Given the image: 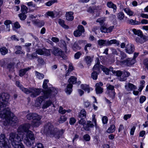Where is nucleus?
I'll list each match as a JSON object with an SVG mask.
<instances>
[{
	"label": "nucleus",
	"mask_w": 148,
	"mask_h": 148,
	"mask_svg": "<svg viewBox=\"0 0 148 148\" xmlns=\"http://www.w3.org/2000/svg\"><path fill=\"white\" fill-rule=\"evenodd\" d=\"M0 117L4 120V124L5 125L10 124L13 125L18 121L16 117L13 115V114L10 111V109L8 108H5L3 111L0 113Z\"/></svg>",
	"instance_id": "1"
},
{
	"label": "nucleus",
	"mask_w": 148,
	"mask_h": 148,
	"mask_svg": "<svg viewBox=\"0 0 148 148\" xmlns=\"http://www.w3.org/2000/svg\"><path fill=\"white\" fill-rule=\"evenodd\" d=\"M62 129L59 131L57 128H55L51 123H46L44 127V132L46 135H49L51 137H54L58 138L60 135H62L64 132Z\"/></svg>",
	"instance_id": "2"
},
{
	"label": "nucleus",
	"mask_w": 148,
	"mask_h": 148,
	"mask_svg": "<svg viewBox=\"0 0 148 148\" xmlns=\"http://www.w3.org/2000/svg\"><path fill=\"white\" fill-rule=\"evenodd\" d=\"M22 135H19L14 133H11L9 134V140L14 148H25L21 142L23 140Z\"/></svg>",
	"instance_id": "3"
},
{
	"label": "nucleus",
	"mask_w": 148,
	"mask_h": 148,
	"mask_svg": "<svg viewBox=\"0 0 148 148\" xmlns=\"http://www.w3.org/2000/svg\"><path fill=\"white\" fill-rule=\"evenodd\" d=\"M57 93V91L53 87H50L48 88L47 89L44 91V97L40 96L36 99L35 102V105L36 107L39 106L42 101L44 100V97L45 98H48L52 94L55 95Z\"/></svg>",
	"instance_id": "4"
},
{
	"label": "nucleus",
	"mask_w": 148,
	"mask_h": 148,
	"mask_svg": "<svg viewBox=\"0 0 148 148\" xmlns=\"http://www.w3.org/2000/svg\"><path fill=\"white\" fill-rule=\"evenodd\" d=\"M10 97L9 95L7 93L3 92L0 95V112L3 111L8 104Z\"/></svg>",
	"instance_id": "5"
},
{
	"label": "nucleus",
	"mask_w": 148,
	"mask_h": 148,
	"mask_svg": "<svg viewBox=\"0 0 148 148\" xmlns=\"http://www.w3.org/2000/svg\"><path fill=\"white\" fill-rule=\"evenodd\" d=\"M20 87L21 90L25 93L28 94L31 93L30 96L32 97H35L39 95L42 91V89L40 88H33L27 89L24 87Z\"/></svg>",
	"instance_id": "6"
},
{
	"label": "nucleus",
	"mask_w": 148,
	"mask_h": 148,
	"mask_svg": "<svg viewBox=\"0 0 148 148\" xmlns=\"http://www.w3.org/2000/svg\"><path fill=\"white\" fill-rule=\"evenodd\" d=\"M35 137L34 134L31 131H28L26 137L24 138V143L28 147L32 145L35 142Z\"/></svg>",
	"instance_id": "7"
},
{
	"label": "nucleus",
	"mask_w": 148,
	"mask_h": 148,
	"mask_svg": "<svg viewBox=\"0 0 148 148\" xmlns=\"http://www.w3.org/2000/svg\"><path fill=\"white\" fill-rule=\"evenodd\" d=\"M51 53L55 56H59L63 59H66V57L64 54V52L58 47H53L51 49Z\"/></svg>",
	"instance_id": "8"
},
{
	"label": "nucleus",
	"mask_w": 148,
	"mask_h": 148,
	"mask_svg": "<svg viewBox=\"0 0 148 148\" xmlns=\"http://www.w3.org/2000/svg\"><path fill=\"white\" fill-rule=\"evenodd\" d=\"M0 147L2 148H9L8 140L5 138L4 134L0 135Z\"/></svg>",
	"instance_id": "9"
},
{
	"label": "nucleus",
	"mask_w": 148,
	"mask_h": 148,
	"mask_svg": "<svg viewBox=\"0 0 148 148\" xmlns=\"http://www.w3.org/2000/svg\"><path fill=\"white\" fill-rule=\"evenodd\" d=\"M41 118V116L36 113H34L33 120L32 121V125L34 127H38L40 124V120Z\"/></svg>",
	"instance_id": "10"
},
{
	"label": "nucleus",
	"mask_w": 148,
	"mask_h": 148,
	"mask_svg": "<svg viewBox=\"0 0 148 148\" xmlns=\"http://www.w3.org/2000/svg\"><path fill=\"white\" fill-rule=\"evenodd\" d=\"M31 127L29 123H26L20 126L18 129V132H26L27 133L28 131H29V129Z\"/></svg>",
	"instance_id": "11"
},
{
	"label": "nucleus",
	"mask_w": 148,
	"mask_h": 148,
	"mask_svg": "<svg viewBox=\"0 0 148 148\" xmlns=\"http://www.w3.org/2000/svg\"><path fill=\"white\" fill-rule=\"evenodd\" d=\"M125 51L127 53L129 54L132 53L134 51V45L131 44H128L125 47Z\"/></svg>",
	"instance_id": "12"
},
{
	"label": "nucleus",
	"mask_w": 148,
	"mask_h": 148,
	"mask_svg": "<svg viewBox=\"0 0 148 148\" xmlns=\"http://www.w3.org/2000/svg\"><path fill=\"white\" fill-rule=\"evenodd\" d=\"M107 88V92L111 96H114L115 93L114 90V87L113 86L110 84H108L106 85Z\"/></svg>",
	"instance_id": "13"
},
{
	"label": "nucleus",
	"mask_w": 148,
	"mask_h": 148,
	"mask_svg": "<svg viewBox=\"0 0 148 148\" xmlns=\"http://www.w3.org/2000/svg\"><path fill=\"white\" fill-rule=\"evenodd\" d=\"M113 73L115 74L117 76H119L122 75V74H123L127 78L130 75V73L129 72L126 71L123 72L120 71H113Z\"/></svg>",
	"instance_id": "14"
},
{
	"label": "nucleus",
	"mask_w": 148,
	"mask_h": 148,
	"mask_svg": "<svg viewBox=\"0 0 148 148\" xmlns=\"http://www.w3.org/2000/svg\"><path fill=\"white\" fill-rule=\"evenodd\" d=\"M83 41L79 40L77 42H76L72 46V48L73 50L76 51L80 49L81 47L79 45V44L83 43Z\"/></svg>",
	"instance_id": "15"
},
{
	"label": "nucleus",
	"mask_w": 148,
	"mask_h": 148,
	"mask_svg": "<svg viewBox=\"0 0 148 148\" xmlns=\"http://www.w3.org/2000/svg\"><path fill=\"white\" fill-rule=\"evenodd\" d=\"M121 62L127 66H130L135 63V60L134 59H132L128 58L126 60L121 61Z\"/></svg>",
	"instance_id": "16"
},
{
	"label": "nucleus",
	"mask_w": 148,
	"mask_h": 148,
	"mask_svg": "<svg viewBox=\"0 0 148 148\" xmlns=\"http://www.w3.org/2000/svg\"><path fill=\"white\" fill-rule=\"evenodd\" d=\"M100 65V62L99 60H97L96 64H95L92 69L93 71L99 73L100 71L101 66Z\"/></svg>",
	"instance_id": "17"
},
{
	"label": "nucleus",
	"mask_w": 148,
	"mask_h": 148,
	"mask_svg": "<svg viewBox=\"0 0 148 148\" xmlns=\"http://www.w3.org/2000/svg\"><path fill=\"white\" fill-rule=\"evenodd\" d=\"M101 70L106 75L109 74V72L110 71H112L113 73V71H114L113 70V68L111 67H110V68L109 69L108 68L106 67L105 66H104L102 65H101Z\"/></svg>",
	"instance_id": "18"
},
{
	"label": "nucleus",
	"mask_w": 148,
	"mask_h": 148,
	"mask_svg": "<svg viewBox=\"0 0 148 148\" xmlns=\"http://www.w3.org/2000/svg\"><path fill=\"white\" fill-rule=\"evenodd\" d=\"M73 12H67L66 14V17L67 20L69 21H72L74 18L73 15Z\"/></svg>",
	"instance_id": "19"
},
{
	"label": "nucleus",
	"mask_w": 148,
	"mask_h": 148,
	"mask_svg": "<svg viewBox=\"0 0 148 148\" xmlns=\"http://www.w3.org/2000/svg\"><path fill=\"white\" fill-rule=\"evenodd\" d=\"M125 88L128 91L132 90L136 88V86L133 84L128 83L125 85Z\"/></svg>",
	"instance_id": "20"
},
{
	"label": "nucleus",
	"mask_w": 148,
	"mask_h": 148,
	"mask_svg": "<svg viewBox=\"0 0 148 148\" xmlns=\"http://www.w3.org/2000/svg\"><path fill=\"white\" fill-rule=\"evenodd\" d=\"M140 37H137L136 38V41L140 43H143L146 41L145 36H140Z\"/></svg>",
	"instance_id": "21"
},
{
	"label": "nucleus",
	"mask_w": 148,
	"mask_h": 148,
	"mask_svg": "<svg viewBox=\"0 0 148 148\" xmlns=\"http://www.w3.org/2000/svg\"><path fill=\"white\" fill-rule=\"evenodd\" d=\"M73 85L72 84H69L66 87V89H65V92L67 94L70 95L72 91V88Z\"/></svg>",
	"instance_id": "22"
},
{
	"label": "nucleus",
	"mask_w": 148,
	"mask_h": 148,
	"mask_svg": "<svg viewBox=\"0 0 148 148\" xmlns=\"http://www.w3.org/2000/svg\"><path fill=\"white\" fill-rule=\"evenodd\" d=\"M107 46H109L112 44H116L117 45H119V43L118 41L115 39L111 40H107Z\"/></svg>",
	"instance_id": "23"
},
{
	"label": "nucleus",
	"mask_w": 148,
	"mask_h": 148,
	"mask_svg": "<svg viewBox=\"0 0 148 148\" xmlns=\"http://www.w3.org/2000/svg\"><path fill=\"white\" fill-rule=\"evenodd\" d=\"M127 22L129 24L134 25H138L140 24V22L134 20L132 19L128 20Z\"/></svg>",
	"instance_id": "24"
},
{
	"label": "nucleus",
	"mask_w": 148,
	"mask_h": 148,
	"mask_svg": "<svg viewBox=\"0 0 148 148\" xmlns=\"http://www.w3.org/2000/svg\"><path fill=\"white\" fill-rule=\"evenodd\" d=\"M107 5L108 7L109 8L113 9L115 11H116L117 9L116 5L114 4L112 2L110 1L108 2Z\"/></svg>",
	"instance_id": "25"
},
{
	"label": "nucleus",
	"mask_w": 148,
	"mask_h": 148,
	"mask_svg": "<svg viewBox=\"0 0 148 148\" xmlns=\"http://www.w3.org/2000/svg\"><path fill=\"white\" fill-rule=\"evenodd\" d=\"M105 21V17H102L97 19L96 22L97 23H99L101 26H102L104 25Z\"/></svg>",
	"instance_id": "26"
},
{
	"label": "nucleus",
	"mask_w": 148,
	"mask_h": 148,
	"mask_svg": "<svg viewBox=\"0 0 148 148\" xmlns=\"http://www.w3.org/2000/svg\"><path fill=\"white\" fill-rule=\"evenodd\" d=\"M116 130L115 126L114 125H110V127L107 129V132L109 133H111L114 132Z\"/></svg>",
	"instance_id": "27"
},
{
	"label": "nucleus",
	"mask_w": 148,
	"mask_h": 148,
	"mask_svg": "<svg viewBox=\"0 0 148 148\" xmlns=\"http://www.w3.org/2000/svg\"><path fill=\"white\" fill-rule=\"evenodd\" d=\"M52 103V102L51 100L47 101L43 104L42 108L43 109L46 108L51 106Z\"/></svg>",
	"instance_id": "28"
},
{
	"label": "nucleus",
	"mask_w": 148,
	"mask_h": 148,
	"mask_svg": "<svg viewBox=\"0 0 148 148\" xmlns=\"http://www.w3.org/2000/svg\"><path fill=\"white\" fill-rule=\"evenodd\" d=\"M94 125L92 122L90 121H88L87 122V126L84 127V129L87 131L89 130V127H93Z\"/></svg>",
	"instance_id": "29"
},
{
	"label": "nucleus",
	"mask_w": 148,
	"mask_h": 148,
	"mask_svg": "<svg viewBox=\"0 0 148 148\" xmlns=\"http://www.w3.org/2000/svg\"><path fill=\"white\" fill-rule=\"evenodd\" d=\"M107 40L100 39L97 41L98 44L99 46H107Z\"/></svg>",
	"instance_id": "30"
},
{
	"label": "nucleus",
	"mask_w": 148,
	"mask_h": 148,
	"mask_svg": "<svg viewBox=\"0 0 148 148\" xmlns=\"http://www.w3.org/2000/svg\"><path fill=\"white\" fill-rule=\"evenodd\" d=\"M86 115V113L85 110L84 109H82L80 113L79 114L78 117L80 118H81L84 117L85 118Z\"/></svg>",
	"instance_id": "31"
},
{
	"label": "nucleus",
	"mask_w": 148,
	"mask_h": 148,
	"mask_svg": "<svg viewBox=\"0 0 148 148\" xmlns=\"http://www.w3.org/2000/svg\"><path fill=\"white\" fill-rule=\"evenodd\" d=\"M58 23L63 28L66 29H69V26L65 24L64 21L63 20L60 19H59Z\"/></svg>",
	"instance_id": "32"
},
{
	"label": "nucleus",
	"mask_w": 148,
	"mask_h": 148,
	"mask_svg": "<svg viewBox=\"0 0 148 148\" xmlns=\"http://www.w3.org/2000/svg\"><path fill=\"white\" fill-rule=\"evenodd\" d=\"M125 12L130 16H132L134 12L129 8H127L123 9Z\"/></svg>",
	"instance_id": "33"
},
{
	"label": "nucleus",
	"mask_w": 148,
	"mask_h": 148,
	"mask_svg": "<svg viewBox=\"0 0 148 148\" xmlns=\"http://www.w3.org/2000/svg\"><path fill=\"white\" fill-rule=\"evenodd\" d=\"M30 69L29 68H25L19 71V75L20 76H22L26 73V72L28 71Z\"/></svg>",
	"instance_id": "34"
},
{
	"label": "nucleus",
	"mask_w": 148,
	"mask_h": 148,
	"mask_svg": "<svg viewBox=\"0 0 148 148\" xmlns=\"http://www.w3.org/2000/svg\"><path fill=\"white\" fill-rule=\"evenodd\" d=\"M81 88L85 91H87L88 93H89L90 91V89L88 85L86 84H81Z\"/></svg>",
	"instance_id": "35"
},
{
	"label": "nucleus",
	"mask_w": 148,
	"mask_h": 148,
	"mask_svg": "<svg viewBox=\"0 0 148 148\" xmlns=\"http://www.w3.org/2000/svg\"><path fill=\"white\" fill-rule=\"evenodd\" d=\"M77 78L74 76H71L69 79L68 81L69 84H74L76 83Z\"/></svg>",
	"instance_id": "36"
},
{
	"label": "nucleus",
	"mask_w": 148,
	"mask_h": 148,
	"mask_svg": "<svg viewBox=\"0 0 148 148\" xmlns=\"http://www.w3.org/2000/svg\"><path fill=\"white\" fill-rule=\"evenodd\" d=\"M86 63L89 66H90L92 61V59L90 56H86L84 59Z\"/></svg>",
	"instance_id": "37"
},
{
	"label": "nucleus",
	"mask_w": 148,
	"mask_h": 148,
	"mask_svg": "<svg viewBox=\"0 0 148 148\" xmlns=\"http://www.w3.org/2000/svg\"><path fill=\"white\" fill-rule=\"evenodd\" d=\"M0 51L2 55H4L8 53V50L5 47H2L0 48Z\"/></svg>",
	"instance_id": "38"
},
{
	"label": "nucleus",
	"mask_w": 148,
	"mask_h": 148,
	"mask_svg": "<svg viewBox=\"0 0 148 148\" xmlns=\"http://www.w3.org/2000/svg\"><path fill=\"white\" fill-rule=\"evenodd\" d=\"M132 31L135 34L138 35L139 36H142V33L140 30H137L136 29H132Z\"/></svg>",
	"instance_id": "39"
},
{
	"label": "nucleus",
	"mask_w": 148,
	"mask_h": 148,
	"mask_svg": "<svg viewBox=\"0 0 148 148\" xmlns=\"http://www.w3.org/2000/svg\"><path fill=\"white\" fill-rule=\"evenodd\" d=\"M120 51V56L121 58V59L123 60L125 58L127 57V55L123 51L119 50Z\"/></svg>",
	"instance_id": "40"
},
{
	"label": "nucleus",
	"mask_w": 148,
	"mask_h": 148,
	"mask_svg": "<svg viewBox=\"0 0 148 148\" xmlns=\"http://www.w3.org/2000/svg\"><path fill=\"white\" fill-rule=\"evenodd\" d=\"M35 73L37 77L39 79H41L44 78V75L43 74L39 73L37 71L35 72Z\"/></svg>",
	"instance_id": "41"
},
{
	"label": "nucleus",
	"mask_w": 148,
	"mask_h": 148,
	"mask_svg": "<svg viewBox=\"0 0 148 148\" xmlns=\"http://www.w3.org/2000/svg\"><path fill=\"white\" fill-rule=\"evenodd\" d=\"M99 73L93 71L91 74V77L93 79L96 80L97 78L98 75Z\"/></svg>",
	"instance_id": "42"
},
{
	"label": "nucleus",
	"mask_w": 148,
	"mask_h": 148,
	"mask_svg": "<svg viewBox=\"0 0 148 148\" xmlns=\"http://www.w3.org/2000/svg\"><path fill=\"white\" fill-rule=\"evenodd\" d=\"M27 8L24 5H22L21 9V11L22 13H26L27 12Z\"/></svg>",
	"instance_id": "43"
},
{
	"label": "nucleus",
	"mask_w": 148,
	"mask_h": 148,
	"mask_svg": "<svg viewBox=\"0 0 148 148\" xmlns=\"http://www.w3.org/2000/svg\"><path fill=\"white\" fill-rule=\"evenodd\" d=\"M73 34L76 37L80 36L82 35V33L77 29L74 31Z\"/></svg>",
	"instance_id": "44"
},
{
	"label": "nucleus",
	"mask_w": 148,
	"mask_h": 148,
	"mask_svg": "<svg viewBox=\"0 0 148 148\" xmlns=\"http://www.w3.org/2000/svg\"><path fill=\"white\" fill-rule=\"evenodd\" d=\"M67 118L64 116H61L59 119V122L60 123H62L66 120Z\"/></svg>",
	"instance_id": "45"
},
{
	"label": "nucleus",
	"mask_w": 148,
	"mask_h": 148,
	"mask_svg": "<svg viewBox=\"0 0 148 148\" xmlns=\"http://www.w3.org/2000/svg\"><path fill=\"white\" fill-rule=\"evenodd\" d=\"M34 114V113H30L28 114H27L26 116L27 119L29 120L32 119V120H33V118Z\"/></svg>",
	"instance_id": "46"
},
{
	"label": "nucleus",
	"mask_w": 148,
	"mask_h": 148,
	"mask_svg": "<svg viewBox=\"0 0 148 148\" xmlns=\"http://www.w3.org/2000/svg\"><path fill=\"white\" fill-rule=\"evenodd\" d=\"M37 61L39 65H42L45 64V62L43 59L41 58H38Z\"/></svg>",
	"instance_id": "47"
},
{
	"label": "nucleus",
	"mask_w": 148,
	"mask_h": 148,
	"mask_svg": "<svg viewBox=\"0 0 148 148\" xmlns=\"http://www.w3.org/2000/svg\"><path fill=\"white\" fill-rule=\"evenodd\" d=\"M118 17L119 20H122L124 17V14L122 12H120L118 14Z\"/></svg>",
	"instance_id": "48"
},
{
	"label": "nucleus",
	"mask_w": 148,
	"mask_h": 148,
	"mask_svg": "<svg viewBox=\"0 0 148 148\" xmlns=\"http://www.w3.org/2000/svg\"><path fill=\"white\" fill-rule=\"evenodd\" d=\"M25 14V13H22L19 14L18 16L21 20H24L26 18V15Z\"/></svg>",
	"instance_id": "49"
},
{
	"label": "nucleus",
	"mask_w": 148,
	"mask_h": 148,
	"mask_svg": "<svg viewBox=\"0 0 148 148\" xmlns=\"http://www.w3.org/2000/svg\"><path fill=\"white\" fill-rule=\"evenodd\" d=\"M51 51V49L45 50L44 51V55L47 56H49L51 55L50 51Z\"/></svg>",
	"instance_id": "50"
},
{
	"label": "nucleus",
	"mask_w": 148,
	"mask_h": 148,
	"mask_svg": "<svg viewBox=\"0 0 148 148\" xmlns=\"http://www.w3.org/2000/svg\"><path fill=\"white\" fill-rule=\"evenodd\" d=\"M58 112L59 113L61 114H64L66 113V110H65L64 109H63V108L62 107L60 106V107Z\"/></svg>",
	"instance_id": "51"
},
{
	"label": "nucleus",
	"mask_w": 148,
	"mask_h": 148,
	"mask_svg": "<svg viewBox=\"0 0 148 148\" xmlns=\"http://www.w3.org/2000/svg\"><path fill=\"white\" fill-rule=\"evenodd\" d=\"M118 76L119 77V79L121 81H125L127 79V78L123 74H122V75Z\"/></svg>",
	"instance_id": "52"
},
{
	"label": "nucleus",
	"mask_w": 148,
	"mask_h": 148,
	"mask_svg": "<svg viewBox=\"0 0 148 148\" xmlns=\"http://www.w3.org/2000/svg\"><path fill=\"white\" fill-rule=\"evenodd\" d=\"M77 29L82 33H83L85 31L84 27L82 25H79L77 27Z\"/></svg>",
	"instance_id": "53"
},
{
	"label": "nucleus",
	"mask_w": 148,
	"mask_h": 148,
	"mask_svg": "<svg viewBox=\"0 0 148 148\" xmlns=\"http://www.w3.org/2000/svg\"><path fill=\"white\" fill-rule=\"evenodd\" d=\"M49 82V80L47 79H45L43 83V87L44 88H46L47 87V83Z\"/></svg>",
	"instance_id": "54"
},
{
	"label": "nucleus",
	"mask_w": 148,
	"mask_h": 148,
	"mask_svg": "<svg viewBox=\"0 0 148 148\" xmlns=\"http://www.w3.org/2000/svg\"><path fill=\"white\" fill-rule=\"evenodd\" d=\"M100 28L101 31L103 33H107V28L104 25L101 26Z\"/></svg>",
	"instance_id": "55"
},
{
	"label": "nucleus",
	"mask_w": 148,
	"mask_h": 148,
	"mask_svg": "<svg viewBox=\"0 0 148 148\" xmlns=\"http://www.w3.org/2000/svg\"><path fill=\"white\" fill-rule=\"evenodd\" d=\"M82 55L80 52L78 51L75 53L74 55V58L76 59H78Z\"/></svg>",
	"instance_id": "56"
},
{
	"label": "nucleus",
	"mask_w": 148,
	"mask_h": 148,
	"mask_svg": "<svg viewBox=\"0 0 148 148\" xmlns=\"http://www.w3.org/2000/svg\"><path fill=\"white\" fill-rule=\"evenodd\" d=\"M83 138L84 139L87 141H89L90 139V137L88 134L84 135L83 136Z\"/></svg>",
	"instance_id": "57"
},
{
	"label": "nucleus",
	"mask_w": 148,
	"mask_h": 148,
	"mask_svg": "<svg viewBox=\"0 0 148 148\" xmlns=\"http://www.w3.org/2000/svg\"><path fill=\"white\" fill-rule=\"evenodd\" d=\"M95 90L97 94H100L103 92V89L102 88L95 89Z\"/></svg>",
	"instance_id": "58"
},
{
	"label": "nucleus",
	"mask_w": 148,
	"mask_h": 148,
	"mask_svg": "<svg viewBox=\"0 0 148 148\" xmlns=\"http://www.w3.org/2000/svg\"><path fill=\"white\" fill-rule=\"evenodd\" d=\"M103 85L102 83L101 82H99L96 84L95 86L96 88L95 89L99 88H102L101 87Z\"/></svg>",
	"instance_id": "59"
},
{
	"label": "nucleus",
	"mask_w": 148,
	"mask_h": 148,
	"mask_svg": "<svg viewBox=\"0 0 148 148\" xmlns=\"http://www.w3.org/2000/svg\"><path fill=\"white\" fill-rule=\"evenodd\" d=\"M37 53H33L31 55L29 56L28 57L30 59H33L37 57Z\"/></svg>",
	"instance_id": "60"
},
{
	"label": "nucleus",
	"mask_w": 148,
	"mask_h": 148,
	"mask_svg": "<svg viewBox=\"0 0 148 148\" xmlns=\"http://www.w3.org/2000/svg\"><path fill=\"white\" fill-rule=\"evenodd\" d=\"M47 14L49 16H50L52 18H54L55 16L54 14L52 11H48L47 13Z\"/></svg>",
	"instance_id": "61"
},
{
	"label": "nucleus",
	"mask_w": 148,
	"mask_h": 148,
	"mask_svg": "<svg viewBox=\"0 0 148 148\" xmlns=\"http://www.w3.org/2000/svg\"><path fill=\"white\" fill-rule=\"evenodd\" d=\"M36 52L37 54H38L40 55H44V51L41 49H37L36 51Z\"/></svg>",
	"instance_id": "62"
},
{
	"label": "nucleus",
	"mask_w": 148,
	"mask_h": 148,
	"mask_svg": "<svg viewBox=\"0 0 148 148\" xmlns=\"http://www.w3.org/2000/svg\"><path fill=\"white\" fill-rule=\"evenodd\" d=\"M76 119L74 118H71L70 119L69 123L71 125H73L75 122Z\"/></svg>",
	"instance_id": "63"
},
{
	"label": "nucleus",
	"mask_w": 148,
	"mask_h": 148,
	"mask_svg": "<svg viewBox=\"0 0 148 148\" xmlns=\"http://www.w3.org/2000/svg\"><path fill=\"white\" fill-rule=\"evenodd\" d=\"M144 64L146 68L148 70V59H145L144 61Z\"/></svg>",
	"instance_id": "64"
}]
</instances>
